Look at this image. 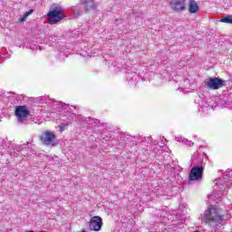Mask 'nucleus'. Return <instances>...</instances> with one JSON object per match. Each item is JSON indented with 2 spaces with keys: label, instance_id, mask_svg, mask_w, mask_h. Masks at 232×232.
I'll return each instance as SVG.
<instances>
[{
  "label": "nucleus",
  "instance_id": "8",
  "mask_svg": "<svg viewBox=\"0 0 232 232\" xmlns=\"http://www.w3.org/2000/svg\"><path fill=\"white\" fill-rule=\"evenodd\" d=\"M15 115L18 119V122H24L26 117L30 115V111L25 106H17L15 108Z\"/></svg>",
  "mask_w": 232,
  "mask_h": 232
},
{
  "label": "nucleus",
  "instance_id": "9",
  "mask_svg": "<svg viewBox=\"0 0 232 232\" xmlns=\"http://www.w3.org/2000/svg\"><path fill=\"white\" fill-rule=\"evenodd\" d=\"M91 231H101L102 228V218L99 216H94L89 223Z\"/></svg>",
  "mask_w": 232,
  "mask_h": 232
},
{
  "label": "nucleus",
  "instance_id": "36",
  "mask_svg": "<svg viewBox=\"0 0 232 232\" xmlns=\"http://www.w3.org/2000/svg\"><path fill=\"white\" fill-rule=\"evenodd\" d=\"M161 188H164V185H161Z\"/></svg>",
  "mask_w": 232,
  "mask_h": 232
},
{
  "label": "nucleus",
  "instance_id": "26",
  "mask_svg": "<svg viewBox=\"0 0 232 232\" xmlns=\"http://www.w3.org/2000/svg\"><path fill=\"white\" fill-rule=\"evenodd\" d=\"M26 17L27 16H25V14H23V16L20 17V19H19L20 23H24V21H26Z\"/></svg>",
  "mask_w": 232,
  "mask_h": 232
},
{
  "label": "nucleus",
  "instance_id": "20",
  "mask_svg": "<svg viewBox=\"0 0 232 232\" xmlns=\"http://www.w3.org/2000/svg\"><path fill=\"white\" fill-rule=\"evenodd\" d=\"M221 23H226L227 24H232V15H227L220 20Z\"/></svg>",
  "mask_w": 232,
  "mask_h": 232
},
{
  "label": "nucleus",
  "instance_id": "27",
  "mask_svg": "<svg viewBox=\"0 0 232 232\" xmlns=\"http://www.w3.org/2000/svg\"><path fill=\"white\" fill-rule=\"evenodd\" d=\"M5 151V146H3V142L0 141V153H3Z\"/></svg>",
  "mask_w": 232,
  "mask_h": 232
},
{
  "label": "nucleus",
  "instance_id": "18",
  "mask_svg": "<svg viewBox=\"0 0 232 232\" xmlns=\"http://www.w3.org/2000/svg\"><path fill=\"white\" fill-rule=\"evenodd\" d=\"M101 138L103 140H110L111 139V132L108 131V130H105L102 133L101 135Z\"/></svg>",
  "mask_w": 232,
  "mask_h": 232
},
{
  "label": "nucleus",
  "instance_id": "7",
  "mask_svg": "<svg viewBox=\"0 0 232 232\" xmlns=\"http://www.w3.org/2000/svg\"><path fill=\"white\" fill-rule=\"evenodd\" d=\"M205 86L208 90H219V88L224 86V80L218 77H211L205 82Z\"/></svg>",
  "mask_w": 232,
  "mask_h": 232
},
{
  "label": "nucleus",
  "instance_id": "1",
  "mask_svg": "<svg viewBox=\"0 0 232 232\" xmlns=\"http://www.w3.org/2000/svg\"><path fill=\"white\" fill-rule=\"evenodd\" d=\"M192 160L195 166L191 169L188 176V184H191L193 181L200 182L202 180V175L204 173V168H206V163L208 162V155L202 153L198 158L197 162V152L192 156Z\"/></svg>",
  "mask_w": 232,
  "mask_h": 232
},
{
  "label": "nucleus",
  "instance_id": "33",
  "mask_svg": "<svg viewBox=\"0 0 232 232\" xmlns=\"http://www.w3.org/2000/svg\"><path fill=\"white\" fill-rule=\"evenodd\" d=\"M184 218H182L181 219H180V223L182 224L183 222H184Z\"/></svg>",
  "mask_w": 232,
  "mask_h": 232
},
{
  "label": "nucleus",
  "instance_id": "2",
  "mask_svg": "<svg viewBox=\"0 0 232 232\" xmlns=\"http://www.w3.org/2000/svg\"><path fill=\"white\" fill-rule=\"evenodd\" d=\"M227 97L218 98L216 100V105H211V99H203L202 97H198V100H195V102H198V111L201 113H209L213 108H227V110H232V106L229 102H227Z\"/></svg>",
  "mask_w": 232,
  "mask_h": 232
},
{
  "label": "nucleus",
  "instance_id": "17",
  "mask_svg": "<svg viewBox=\"0 0 232 232\" xmlns=\"http://www.w3.org/2000/svg\"><path fill=\"white\" fill-rule=\"evenodd\" d=\"M175 140H177V142H181V144H185V146H189L191 148V146H193V141L186 139V138H182V136H179L176 137Z\"/></svg>",
  "mask_w": 232,
  "mask_h": 232
},
{
  "label": "nucleus",
  "instance_id": "5",
  "mask_svg": "<svg viewBox=\"0 0 232 232\" xmlns=\"http://www.w3.org/2000/svg\"><path fill=\"white\" fill-rule=\"evenodd\" d=\"M215 183L217 187L219 188V193H222V195H226V191H227V189H231L232 170H227L224 173L223 178L216 179Z\"/></svg>",
  "mask_w": 232,
  "mask_h": 232
},
{
  "label": "nucleus",
  "instance_id": "23",
  "mask_svg": "<svg viewBox=\"0 0 232 232\" xmlns=\"http://www.w3.org/2000/svg\"><path fill=\"white\" fill-rule=\"evenodd\" d=\"M66 57H68V55L65 54L64 53H60L59 55H58V59L60 61H64V59H66Z\"/></svg>",
  "mask_w": 232,
  "mask_h": 232
},
{
  "label": "nucleus",
  "instance_id": "21",
  "mask_svg": "<svg viewBox=\"0 0 232 232\" xmlns=\"http://www.w3.org/2000/svg\"><path fill=\"white\" fill-rule=\"evenodd\" d=\"M87 122L88 124H91V126H99V120L92 119V118H87Z\"/></svg>",
  "mask_w": 232,
  "mask_h": 232
},
{
  "label": "nucleus",
  "instance_id": "25",
  "mask_svg": "<svg viewBox=\"0 0 232 232\" xmlns=\"http://www.w3.org/2000/svg\"><path fill=\"white\" fill-rule=\"evenodd\" d=\"M165 140V142H164ZM164 146H166V139H164V137L161 138V143L160 145V148H164Z\"/></svg>",
  "mask_w": 232,
  "mask_h": 232
},
{
  "label": "nucleus",
  "instance_id": "6",
  "mask_svg": "<svg viewBox=\"0 0 232 232\" xmlns=\"http://www.w3.org/2000/svg\"><path fill=\"white\" fill-rule=\"evenodd\" d=\"M38 101L40 102H45L48 106H53L54 110H57V111H63L64 110H68L67 104L63 103V102H57L55 100H51L48 96H41L38 98Z\"/></svg>",
  "mask_w": 232,
  "mask_h": 232
},
{
  "label": "nucleus",
  "instance_id": "19",
  "mask_svg": "<svg viewBox=\"0 0 232 232\" xmlns=\"http://www.w3.org/2000/svg\"><path fill=\"white\" fill-rule=\"evenodd\" d=\"M138 141L139 142H147V144H150L153 141V140L151 139V137H142V136H140L139 139H138Z\"/></svg>",
  "mask_w": 232,
  "mask_h": 232
},
{
  "label": "nucleus",
  "instance_id": "10",
  "mask_svg": "<svg viewBox=\"0 0 232 232\" xmlns=\"http://www.w3.org/2000/svg\"><path fill=\"white\" fill-rule=\"evenodd\" d=\"M170 8L174 12H183L186 10V0H170Z\"/></svg>",
  "mask_w": 232,
  "mask_h": 232
},
{
  "label": "nucleus",
  "instance_id": "34",
  "mask_svg": "<svg viewBox=\"0 0 232 232\" xmlns=\"http://www.w3.org/2000/svg\"><path fill=\"white\" fill-rule=\"evenodd\" d=\"M24 15H25V17H28V15H30V14H28V13H25V14H24Z\"/></svg>",
  "mask_w": 232,
  "mask_h": 232
},
{
  "label": "nucleus",
  "instance_id": "14",
  "mask_svg": "<svg viewBox=\"0 0 232 232\" xmlns=\"http://www.w3.org/2000/svg\"><path fill=\"white\" fill-rule=\"evenodd\" d=\"M12 57V51H6V48L3 47L0 49V64L5 62L6 59H10Z\"/></svg>",
  "mask_w": 232,
  "mask_h": 232
},
{
  "label": "nucleus",
  "instance_id": "3",
  "mask_svg": "<svg viewBox=\"0 0 232 232\" xmlns=\"http://www.w3.org/2000/svg\"><path fill=\"white\" fill-rule=\"evenodd\" d=\"M222 220H224V214H222V209L217 206L210 207L201 216V222H205L212 227L222 225Z\"/></svg>",
  "mask_w": 232,
  "mask_h": 232
},
{
  "label": "nucleus",
  "instance_id": "32",
  "mask_svg": "<svg viewBox=\"0 0 232 232\" xmlns=\"http://www.w3.org/2000/svg\"><path fill=\"white\" fill-rule=\"evenodd\" d=\"M169 168H171L170 165H166V169H169Z\"/></svg>",
  "mask_w": 232,
  "mask_h": 232
},
{
  "label": "nucleus",
  "instance_id": "35",
  "mask_svg": "<svg viewBox=\"0 0 232 232\" xmlns=\"http://www.w3.org/2000/svg\"><path fill=\"white\" fill-rule=\"evenodd\" d=\"M116 23H119V19H116Z\"/></svg>",
  "mask_w": 232,
  "mask_h": 232
},
{
  "label": "nucleus",
  "instance_id": "28",
  "mask_svg": "<svg viewBox=\"0 0 232 232\" xmlns=\"http://www.w3.org/2000/svg\"><path fill=\"white\" fill-rule=\"evenodd\" d=\"M24 148H26V145H21V146H19L18 147V150H17V151H22L23 150H24Z\"/></svg>",
  "mask_w": 232,
  "mask_h": 232
},
{
  "label": "nucleus",
  "instance_id": "22",
  "mask_svg": "<svg viewBox=\"0 0 232 232\" xmlns=\"http://www.w3.org/2000/svg\"><path fill=\"white\" fill-rule=\"evenodd\" d=\"M132 211H133V213H142V211H144V209L142 208V206H140V204L136 203L135 208Z\"/></svg>",
  "mask_w": 232,
  "mask_h": 232
},
{
  "label": "nucleus",
  "instance_id": "15",
  "mask_svg": "<svg viewBox=\"0 0 232 232\" xmlns=\"http://www.w3.org/2000/svg\"><path fill=\"white\" fill-rule=\"evenodd\" d=\"M188 12L190 14H197L198 13V4L195 0L188 1Z\"/></svg>",
  "mask_w": 232,
  "mask_h": 232
},
{
  "label": "nucleus",
  "instance_id": "30",
  "mask_svg": "<svg viewBox=\"0 0 232 232\" xmlns=\"http://www.w3.org/2000/svg\"><path fill=\"white\" fill-rule=\"evenodd\" d=\"M28 14V15H30L31 14H34V9H30L29 11L26 12Z\"/></svg>",
  "mask_w": 232,
  "mask_h": 232
},
{
  "label": "nucleus",
  "instance_id": "4",
  "mask_svg": "<svg viewBox=\"0 0 232 232\" xmlns=\"http://www.w3.org/2000/svg\"><path fill=\"white\" fill-rule=\"evenodd\" d=\"M50 24H57L59 21H63L66 15H64V9L58 5H53L49 13L47 14Z\"/></svg>",
  "mask_w": 232,
  "mask_h": 232
},
{
  "label": "nucleus",
  "instance_id": "24",
  "mask_svg": "<svg viewBox=\"0 0 232 232\" xmlns=\"http://www.w3.org/2000/svg\"><path fill=\"white\" fill-rule=\"evenodd\" d=\"M68 127V123H62L60 124V131H64L65 128Z\"/></svg>",
  "mask_w": 232,
  "mask_h": 232
},
{
  "label": "nucleus",
  "instance_id": "31",
  "mask_svg": "<svg viewBox=\"0 0 232 232\" xmlns=\"http://www.w3.org/2000/svg\"><path fill=\"white\" fill-rule=\"evenodd\" d=\"M153 143H154V146H159V141L154 140Z\"/></svg>",
  "mask_w": 232,
  "mask_h": 232
},
{
  "label": "nucleus",
  "instance_id": "37",
  "mask_svg": "<svg viewBox=\"0 0 232 232\" xmlns=\"http://www.w3.org/2000/svg\"><path fill=\"white\" fill-rule=\"evenodd\" d=\"M80 1H81V3H82V0H80Z\"/></svg>",
  "mask_w": 232,
  "mask_h": 232
},
{
  "label": "nucleus",
  "instance_id": "29",
  "mask_svg": "<svg viewBox=\"0 0 232 232\" xmlns=\"http://www.w3.org/2000/svg\"><path fill=\"white\" fill-rule=\"evenodd\" d=\"M227 102H228V104H230V106H232V98L231 97L228 98Z\"/></svg>",
  "mask_w": 232,
  "mask_h": 232
},
{
  "label": "nucleus",
  "instance_id": "11",
  "mask_svg": "<svg viewBox=\"0 0 232 232\" xmlns=\"http://www.w3.org/2000/svg\"><path fill=\"white\" fill-rule=\"evenodd\" d=\"M42 140L44 144H46V146H54L53 140H55V134L51 131H46L42 135Z\"/></svg>",
  "mask_w": 232,
  "mask_h": 232
},
{
  "label": "nucleus",
  "instance_id": "13",
  "mask_svg": "<svg viewBox=\"0 0 232 232\" xmlns=\"http://www.w3.org/2000/svg\"><path fill=\"white\" fill-rule=\"evenodd\" d=\"M127 81L130 86H135L139 82V74L137 72H128Z\"/></svg>",
  "mask_w": 232,
  "mask_h": 232
},
{
  "label": "nucleus",
  "instance_id": "16",
  "mask_svg": "<svg viewBox=\"0 0 232 232\" xmlns=\"http://www.w3.org/2000/svg\"><path fill=\"white\" fill-rule=\"evenodd\" d=\"M65 117L67 119L68 125L72 124V122H73V121L77 120V114L68 111V108H67V111H65Z\"/></svg>",
  "mask_w": 232,
  "mask_h": 232
},
{
  "label": "nucleus",
  "instance_id": "12",
  "mask_svg": "<svg viewBox=\"0 0 232 232\" xmlns=\"http://www.w3.org/2000/svg\"><path fill=\"white\" fill-rule=\"evenodd\" d=\"M82 4L84 5L83 10L85 12H92V10H97V3L93 0H82Z\"/></svg>",
  "mask_w": 232,
  "mask_h": 232
}]
</instances>
